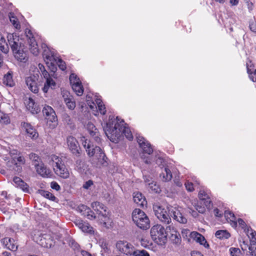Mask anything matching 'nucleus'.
Instances as JSON below:
<instances>
[{
    "instance_id": "obj_34",
    "label": "nucleus",
    "mask_w": 256,
    "mask_h": 256,
    "mask_svg": "<svg viewBox=\"0 0 256 256\" xmlns=\"http://www.w3.org/2000/svg\"><path fill=\"white\" fill-rule=\"evenodd\" d=\"M77 210L80 212L82 215L86 216V214L90 212V208L86 205L81 204L78 207Z\"/></svg>"
},
{
    "instance_id": "obj_40",
    "label": "nucleus",
    "mask_w": 256,
    "mask_h": 256,
    "mask_svg": "<svg viewBox=\"0 0 256 256\" xmlns=\"http://www.w3.org/2000/svg\"><path fill=\"white\" fill-rule=\"evenodd\" d=\"M132 256H150V254L146 250H139L136 248Z\"/></svg>"
},
{
    "instance_id": "obj_2",
    "label": "nucleus",
    "mask_w": 256,
    "mask_h": 256,
    "mask_svg": "<svg viewBox=\"0 0 256 256\" xmlns=\"http://www.w3.org/2000/svg\"><path fill=\"white\" fill-rule=\"evenodd\" d=\"M7 38L14 58L20 62H26L28 60V53L24 50V45L18 42L19 36L16 34H8Z\"/></svg>"
},
{
    "instance_id": "obj_42",
    "label": "nucleus",
    "mask_w": 256,
    "mask_h": 256,
    "mask_svg": "<svg viewBox=\"0 0 256 256\" xmlns=\"http://www.w3.org/2000/svg\"><path fill=\"white\" fill-rule=\"evenodd\" d=\"M224 214L225 216L227 218H229L230 220L234 222L235 224H237L236 218L235 217L234 214L232 212L230 211H225Z\"/></svg>"
},
{
    "instance_id": "obj_39",
    "label": "nucleus",
    "mask_w": 256,
    "mask_h": 256,
    "mask_svg": "<svg viewBox=\"0 0 256 256\" xmlns=\"http://www.w3.org/2000/svg\"><path fill=\"white\" fill-rule=\"evenodd\" d=\"M81 230L82 232L90 234H93L94 233L92 227L88 223L85 222Z\"/></svg>"
},
{
    "instance_id": "obj_64",
    "label": "nucleus",
    "mask_w": 256,
    "mask_h": 256,
    "mask_svg": "<svg viewBox=\"0 0 256 256\" xmlns=\"http://www.w3.org/2000/svg\"><path fill=\"white\" fill-rule=\"evenodd\" d=\"M196 208L198 211V212L200 214H204L206 211L204 207L201 206H196Z\"/></svg>"
},
{
    "instance_id": "obj_62",
    "label": "nucleus",
    "mask_w": 256,
    "mask_h": 256,
    "mask_svg": "<svg viewBox=\"0 0 256 256\" xmlns=\"http://www.w3.org/2000/svg\"><path fill=\"white\" fill-rule=\"evenodd\" d=\"M19 154V152L18 150H12L10 152V155L12 157V159L13 157H16L17 155Z\"/></svg>"
},
{
    "instance_id": "obj_25",
    "label": "nucleus",
    "mask_w": 256,
    "mask_h": 256,
    "mask_svg": "<svg viewBox=\"0 0 256 256\" xmlns=\"http://www.w3.org/2000/svg\"><path fill=\"white\" fill-rule=\"evenodd\" d=\"M52 76H50L46 79V82L44 83V86L42 88V90L44 92H47L50 88L52 89H54L56 86V82L52 80Z\"/></svg>"
},
{
    "instance_id": "obj_61",
    "label": "nucleus",
    "mask_w": 256,
    "mask_h": 256,
    "mask_svg": "<svg viewBox=\"0 0 256 256\" xmlns=\"http://www.w3.org/2000/svg\"><path fill=\"white\" fill-rule=\"evenodd\" d=\"M100 242L101 248L104 250V252H107L108 251L107 243L104 240H102Z\"/></svg>"
},
{
    "instance_id": "obj_16",
    "label": "nucleus",
    "mask_w": 256,
    "mask_h": 256,
    "mask_svg": "<svg viewBox=\"0 0 256 256\" xmlns=\"http://www.w3.org/2000/svg\"><path fill=\"white\" fill-rule=\"evenodd\" d=\"M38 76L36 74V76L33 75L32 76L27 77L26 78V83L28 88L34 94H37L38 92V88L36 82L38 80Z\"/></svg>"
},
{
    "instance_id": "obj_8",
    "label": "nucleus",
    "mask_w": 256,
    "mask_h": 256,
    "mask_svg": "<svg viewBox=\"0 0 256 256\" xmlns=\"http://www.w3.org/2000/svg\"><path fill=\"white\" fill-rule=\"evenodd\" d=\"M82 145L84 148L88 156L89 157L94 156L98 152H100L101 148L96 146H94L92 142L84 137L82 139Z\"/></svg>"
},
{
    "instance_id": "obj_58",
    "label": "nucleus",
    "mask_w": 256,
    "mask_h": 256,
    "mask_svg": "<svg viewBox=\"0 0 256 256\" xmlns=\"http://www.w3.org/2000/svg\"><path fill=\"white\" fill-rule=\"evenodd\" d=\"M236 222L238 223L240 226H241L242 228L244 229L246 227V224L242 219L238 218Z\"/></svg>"
},
{
    "instance_id": "obj_3",
    "label": "nucleus",
    "mask_w": 256,
    "mask_h": 256,
    "mask_svg": "<svg viewBox=\"0 0 256 256\" xmlns=\"http://www.w3.org/2000/svg\"><path fill=\"white\" fill-rule=\"evenodd\" d=\"M133 222L140 228L146 230L150 228V220L146 214L140 208H135L132 212Z\"/></svg>"
},
{
    "instance_id": "obj_20",
    "label": "nucleus",
    "mask_w": 256,
    "mask_h": 256,
    "mask_svg": "<svg viewBox=\"0 0 256 256\" xmlns=\"http://www.w3.org/2000/svg\"><path fill=\"white\" fill-rule=\"evenodd\" d=\"M34 167L38 174L42 177L46 178L50 176L51 173L50 170L47 168L42 162L40 163L36 166Z\"/></svg>"
},
{
    "instance_id": "obj_63",
    "label": "nucleus",
    "mask_w": 256,
    "mask_h": 256,
    "mask_svg": "<svg viewBox=\"0 0 256 256\" xmlns=\"http://www.w3.org/2000/svg\"><path fill=\"white\" fill-rule=\"evenodd\" d=\"M186 189L189 192H192L194 190L193 184L192 183H186L185 184Z\"/></svg>"
},
{
    "instance_id": "obj_7",
    "label": "nucleus",
    "mask_w": 256,
    "mask_h": 256,
    "mask_svg": "<svg viewBox=\"0 0 256 256\" xmlns=\"http://www.w3.org/2000/svg\"><path fill=\"white\" fill-rule=\"evenodd\" d=\"M56 160V165L54 170L56 174L63 178H67L70 176V172L65 164L62 162L58 156H54Z\"/></svg>"
},
{
    "instance_id": "obj_41",
    "label": "nucleus",
    "mask_w": 256,
    "mask_h": 256,
    "mask_svg": "<svg viewBox=\"0 0 256 256\" xmlns=\"http://www.w3.org/2000/svg\"><path fill=\"white\" fill-rule=\"evenodd\" d=\"M4 38H1L0 39V50L2 52L7 54L8 52V47L6 44L4 46Z\"/></svg>"
},
{
    "instance_id": "obj_53",
    "label": "nucleus",
    "mask_w": 256,
    "mask_h": 256,
    "mask_svg": "<svg viewBox=\"0 0 256 256\" xmlns=\"http://www.w3.org/2000/svg\"><path fill=\"white\" fill-rule=\"evenodd\" d=\"M63 118L64 122L68 124L71 125L72 124V120L70 118V116L67 113H64L63 115Z\"/></svg>"
},
{
    "instance_id": "obj_11",
    "label": "nucleus",
    "mask_w": 256,
    "mask_h": 256,
    "mask_svg": "<svg viewBox=\"0 0 256 256\" xmlns=\"http://www.w3.org/2000/svg\"><path fill=\"white\" fill-rule=\"evenodd\" d=\"M68 146L71 152L76 157H80L81 150L77 140L74 136H70L67 138Z\"/></svg>"
},
{
    "instance_id": "obj_55",
    "label": "nucleus",
    "mask_w": 256,
    "mask_h": 256,
    "mask_svg": "<svg viewBox=\"0 0 256 256\" xmlns=\"http://www.w3.org/2000/svg\"><path fill=\"white\" fill-rule=\"evenodd\" d=\"M50 187L58 191L60 189V185L56 182L53 181L50 183Z\"/></svg>"
},
{
    "instance_id": "obj_17",
    "label": "nucleus",
    "mask_w": 256,
    "mask_h": 256,
    "mask_svg": "<svg viewBox=\"0 0 256 256\" xmlns=\"http://www.w3.org/2000/svg\"><path fill=\"white\" fill-rule=\"evenodd\" d=\"M92 208L94 211L96 212L98 215H101L104 218L108 216V212L106 211V206L104 204L98 202H94L92 204Z\"/></svg>"
},
{
    "instance_id": "obj_56",
    "label": "nucleus",
    "mask_w": 256,
    "mask_h": 256,
    "mask_svg": "<svg viewBox=\"0 0 256 256\" xmlns=\"http://www.w3.org/2000/svg\"><path fill=\"white\" fill-rule=\"evenodd\" d=\"M93 181L92 180H88L84 182V184H83V188L84 189H88L90 186H91L92 185H93Z\"/></svg>"
},
{
    "instance_id": "obj_59",
    "label": "nucleus",
    "mask_w": 256,
    "mask_h": 256,
    "mask_svg": "<svg viewBox=\"0 0 256 256\" xmlns=\"http://www.w3.org/2000/svg\"><path fill=\"white\" fill-rule=\"evenodd\" d=\"M90 220H94L96 218V216L94 212L90 210V212H88L86 216Z\"/></svg>"
},
{
    "instance_id": "obj_12",
    "label": "nucleus",
    "mask_w": 256,
    "mask_h": 256,
    "mask_svg": "<svg viewBox=\"0 0 256 256\" xmlns=\"http://www.w3.org/2000/svg\"><path fill=\"white\" fill-rule=\"evenodd\" d=\"M137 142L140 147L142 150L143 152L148 154H150L153 152V149L150 143L143 136H136Z\"/></svg>"
},
{
    "instance_id": "obj_26",
    "label": "nucleus",
    "mask_w": 256,
    "mask_h": 256,
    "mask_svg": "<svg viewBox=\"0 0 256 256\" xmlns=\"http://www.w3.org/2000/svg\"><path fill=\"white\" fill-rule=\"evenodd\" d=\"M56 60H48L46 62V64L49 70H50V72L51 73V76L54 78H56V72L57 70V67L56 64H54V62Z\"/></svg>"
},
{
    "instance_id": "obj_33",
    "label": "nucleus",
    "mask_w": 256,
    "mask_h": 256,
    "mask_svg": "<svg viewBox=\"0 0 256 256\" xmlns=\"http://www.w3.org/2000/svg\"><path fill=\"white\" fill-rule=\"evenodd\" d=\"M29 158L32 162V164L36 166L42 162L39 156L36 154L31 153L29 154Z\"/></svg>"
},
{
    "instance_id": "obj_9",
    "label": "nucleus",
    "mask_w": 256,
    "mask_h": 256,
    "mask_svg": "<svg viewBox=\"0 0 256 256\" xmlns=\"http://www.w3.org/2000/svg\"><path fill=\"white\" fill-rule=\"evenodd\" d=\"M28 42L30 46V50L32 54L36 56L40 53V50L38 47L37 42L30 30L26 28L25 31Z\"/></svg>"
},
{
    "instance_id": "obj_54",
    "label": "nucleus",
    "mask_w": 256,
    "mask_h": 256,
    "mask_svg": "<svg viewBox=\"0 0 256 256\" xmlns=\"http://www.w3.org/2000/svg\"><path fill=\"white\" fill-rule=\"evenodd\" d=\"M202 200L204 202V204L208 208H210L212 206V202L210 200V198L207 196L206 198H204V199Z\"/></svg>"
},
{
    "instance_id": "obj_51",
    "label": "nucleus",
    "mask_w": 256,
    "mask_h": 256,
    "mask_svg": "<svg viewBox=\"0 0 256 256\" xmlns=\"http://www.w3.org/2000/svg\"><path fill=\"white\" fill-rule=\"evenodd\" d=\"M58 65L59 68L62 71H64L66 70V64L64 61H63L61 58H58Z\"/></svg>"
},
{
    "instance_id": "obj_1",
    "label": "nucleus",
    "mask_w": 256,
    "mask_h": 256,
    "mask_svg": "<svg viewBox=\"0 0 256 256\" xmlns=\"http://www.w3.org/2000/svg\"><path fill=\"white\" fill-rule=\"evenodd\" d=\"M104 130L108 138L113 142H118L124 135L130 140L133 139V136L130 128L126 126V124L124 120L118 116L114 118L110 116Z\"/></svg>"
},
{
    "instance_id": "obj_57",
    "label": "nucleus",
    "mask_w": 256,
    "mask_h": 256,
    "mask_svg": "<svg viewBox=\"0 0 256 256\" xmlns=\"http://www.w3.org/2000/svg\"><path fill=\"white\" fill-rule=\"evenodd\" d=\"M86 101L92 110H94V109H96V104L94 102H91L89 99H88Z\"/></svg>"
},
{
    "instance_id": "obj_4",
    "label": "nucleus",
    "mask_w": 256,
    "mask_h": 256,
    "mask_svg": "<svg viewBox=\"0 0 256 256\" xmlns=\"http://www.w3.org/2000/svg\"><path fill=\"white\" fill-rule=\"evenodd\" d=\"M164 228L161 224L154 226L150 229V236L152 240L158 244L162 246L167 241V235Z\"/></svg>"
},
{
    "instance_id": "obj_30",
    "label": "nucleus",
    "mask_w": 256,
    "mask_h": 256,
    "mask_svg": "<svg viewBox=\"0 0 256 256\" xmlns=\"http://www.w3.org/2000/svg\"><path fill=\"white\" fill-rule=\"evenodd\" d=\"M164 172V173L162 172L160 174V177H162V181L168 182L172 178V174L170 170L168 168H165Z\"/></svg>"
},
{
    "instance_id": "obj_10",
    "label": "nucleus",
    "mask_w": 256,
    "mask_h": 256,
    "mask_svg": "<svg viewBox=\"0 0 256 256\" xmlns=\"http://www.w3.org/2000/svg\"><path fill=\"white\" fill-rule=\"evenodd\" d=\"M107 160V157L101 149L100 152H98L92 159V164L96 168H100L102 166H106L108 165Z\"/></svg>"
},
{
    "instance_id": "obj_23",
    "label": "nucleus",
    "mask_w": 256,
    "mask_h": 256,
    "mask_svg": "<svg viewBox=\"0 0 256 256\" xmlns=\"http://www.w3.org/2000/svg\"><path fill=\"white\" fill-rule=\"evenodd\" d=\"M133 199L135 203L142 207L146 204V198L142 196V194L140 192H134Z\"/></svg>"
},
{
    "instance_id": "obj_6",
    "label": "nucleus",
    "mask_w": 256,
    "mask_h": 256,
    "mask_svg": "<svg viewBox=\"0 0 256 256\" xmlns=\"http://www.w3.org/2000/svg\"><path fill=\"white\" fill-rule=\"evenodd\" d=\"M117 250L127 256H132L136 249L134 246L126 240H118L116 243Z\"/></svg>"
},
{
    "instance_id": "obj_28",
    "label": "nucleus",
    "mask_w": 256,
    "mask_h": 256,
    "mask_svg": "<svg viewBox=\"0 0 256 256\" xmlns=\"http://www.w3.org/2000/svg\"><path fill=\"white\" fill-rule=\"evenodd\" d=\"M4 84L6 86L12 87L14 85V81L12 80V74L10 72H8L6 74L4 75L3 78Z\"/></svg>"
},
{
    "instance_id": "obj_45",
    "label": "nucleus",
    "mask_w": 256,
    "mask_h": 256,
    "mask_svg": "<svg viewBox=\"0 0 256 256\" xmlns=\"http://www.w3.org/2000/svg\"><path fill=\"white\" fill-rule=\"evenodd\" d=\"M166 234L167 235V236L170 235H171L172 234L177 233L178 232L176 230V229L171 226H168L165 228Z\"/></svg>"
},
{
    "instance_id": "obj_50",
    "label": "nucleus",
    "mask_w": 256,
    "mask_h": 256,
    "mask_svg": "<svg viewBox=\"0 0 256 256\" xmlns=\"http://www.w3.org/2000/svg\"><path fill=\"white\" fill-rule=\"evenodd\" d=\"M16 162V157H13L11 160H8L6 162V166L8 170H11L13 168V166Z\"/></svg>"
},
{
    "instance_id": "obj_22",
    "label": "nucleus",
    "mask_w": 256,
    "mask_h": 256,
    "mask_svg": "<svg viewBox=\"0 0 256 256\" xmlns=\"http://www.w3.org/2000/svg\"><path fill=\"white\" fill-rule=\"evenodd\" d=\"M4 244L6 247L12 251L15 252L18 250V245L13 238H5L2 240Z\"/></svg>"
},
{
    "instance_id": "obj_43",
    "label": "nucleus",
    "mask_w": 256,
    "mask_h": 256,
    "mask_svg": "<svg viewBox=\"0 0 256 256\" xmlns=\"http://www.w3.org/2000/svg\"><path fill=\"white\" fill-rule=\"evenodd\" d=\"M96 103L98 106L99 111L102 112L103 110H104L103 112H106L105 110L106 107L104 104H103L102 100L99 98H96L95 100Z\"/></svg>"
},
{
    "instance_id": "obj_31",
    "label": "nucleus",
    "mask_w": 256,
    "mask_h": 256,
    "mask_svg": "<svg viewBox=\"0 0 256 256\" xmlns=\"http://www.w3.org/2000/svg\"><path fill=\"white\" fill-rule=\"evenodd\" d=\"M169 238L172 242L176 245H179L181 242V236L180 233L172 234L169 236Z\"/></svg>"
},
{
    "instance_id": "obj_46",
    "label": "nucleus",
    "mask_w": 256,
    "mask_h": 256,
    "mask_svg": "<svg viewBox=\"0 0 256 256\" xmlns=\"http://www.w3.org/2000/svg\"><path fill=\"white\" fill-rule=\"evenodd\" d=\"M230 251L232 256H240L241 252L238 248H231Z\"/></svg>"
},
{
    "instance_id": "obj_18",
    "label": "nucleus",
    "mask_w": 256,
    "mask_h": 256,
    "mask_svg": "<svg viewBox=\"0 0 256 256\" xmlns=\"http://www.w3.org/2000/svg\"><path fill=\"white\" fill-rule=\"evenodd\" d=\"M168 208V210L171 211L172 215L171 216L173 218L180 224H186L188 222L187 218L184 216L176 208H173L172 207Z\"/></svg>"
},
{
    "instance_id": "obj_52",
    "label": "nucleus",
    "mask_w": 256,
    "mask_h": 256,
    "mask_svg": "<svg viewBox=\"0 0 256 256\" xmlns=\"http://www.w3.org/2000/svg\"><path fill=\"white\" fill-rule=\"evenodd\" d=\"M143 177L145 182L148 183L154 182L153 176L151 174H143Z\"/></svg>"
},
{
    "instance_id": "obj_49",
    "label": "nucleus",
    "mask_w": 256,
    "mask_h": 256,
    "mask_svg": "<svg viewBox=\"0 0 256 256\" xmlns=\"http://www.w3.org/2000/svg\"><path fill=\"white\" fill-rule=\"evenodd\" d=\"M247 72L248 74L249 78L253 82H256V77L254 76L253 72H252L251 69L248 67V64L246 63Z\"/></svg>"
},
{
    "instance_id": "obj_5",
    "label": "nucleus",
    "mask_w": 256,
    "mask_h": 256,
    "mask_svg": "<svg viewBox=\"0 0 256 256\" xmlns=\"http://www.w3.org/2000/svg\"><path fill=\"white\" fill-rule=\"evenodd\" d=\"M171 207L167 206V210H166L158 204L153 206V210L156 216L163 224H168L172 222L170 216L172 214L171 211L169 212L168 208Z\"/></svg>"
},
{
    "instance_id": "obj_32",
    "label": "nucleus",
    "mask_w": 256,
    "mask_h": 256,
    "mask_svg": "<svg viewBox=\"0 0 256 256\" xmlns=\"http://www.w3.org/2000/svg\"><path fill=\"white\" fill-rule=\"evenodd\" d=\"M39 194L44 197L48 198L53 202H56L57 198L52 194L48 191L44 190H40Z\"/></svg>"
},
{
    "instance_id": "obj_13",
    "label": "nucleus",
    "mask_w": 256,
    "mask_h": 256,
    "mask_svg": "<svg viewBox=\"0 0 256 256\" xmlns=\"http://www.w3.org/2000/svg\"><path fill=\"white\" fill-rule=\"evenodd\" d=\"M42 48L43 49L42 56L45 62L56 60V59L58 58L54 50H50L46 44H42Z\"/></svg>"
},
{
    "instance_id": "obj_44",
    "label": "nucleus",
    "mask_w": 256,
    "mask_h": 256,
    "mask_svg": "<svg viewBox=\"0 0 256 256\" xmlns=\"http://www.w3.org/2000/svg\"><path fill=\"white\" fill-rule=\"evenodd\" d=\"M70 84H73L78 82H81L78 76L75 74L74 73L71 74L70 75Z\"/></svg>"
},
{
    "instance_id": "obj_47",
    "label": "nucleus",
    "mask_w": 256,
    "mask_h": 256,
    "mask_svg": "<svg viewBox=\"0 0 256 256\" xmlns=\"http://www.w3.org/2000/svg\"><path fill=\"white\" fill-rule=\"evenodd\" d=\"M65 102L68 108L70 110H72L76 106L75 102H72L70 98H66L65 100Z\"/></svg>"
},
{
    "instance_id": "obj_21",
    "label": "nucleus",
    "mask_w": 256,
    "mask_h": 256,
    "mask_svg": "<svg viewBox=\"0 0 256 256\" xmlns=\"http://www.w3.org/2000/svg\"><path fill=\"white\" fill-rule=\"evenodd\" d=\"M46 119L47 123L54 128L58 125V118L56 113H46Z\"/></svg>"
},
{
    "instance_id": "obj_15",
    "label": "nucleus",
    "mask_w": 256,
    "mask_h": 256,
    "mask_svg": "<svg viewBox=\"0 0 256 256\" xmlns=\"http://www.w3.org/2000/svg\"><path fill=\"white\" fill-rule=\"evenodd\" d=\"M86 127L90 136L94 138L97 143H100L101 141L100 134L96 126L90 122H88Z\"/></svg>"
},
{
    "instance_id": "obj_24",
    "label": "nucleus",
    "mask_w": 256,
    "mask_h": 256,
    "mask_svg": "<svg viewBox=\"0 0 256 256\" xmlns=\"http://www.w3.org/2000/svg\"><path fill=\"white\" fill-rule=\"evenodd\" d=\"M13 181L16 186L22 189L24 192H28V186L24 180L19 177L15 176L14 178Z\"/></svg>"
},
{
    "instance_id": "obj_48",
    "label": "nucleus",
    "mask_w": 256,
    "mask_h": 256,
    "mask_svg": "<svg viewBox=\"0 0 256 256\" xmlns=\"http://www.w3.org/2000/svg\"><path fill=\"white\" fill-rule=\"evenodd\" d=\"M13 168L11 171L14 172L16 174H18L22 172V166L20 164H18L16 162L14 164Z\"/></svg>"
},
{
    "instance_id": "obj_37",
    "label": "nucleus",
    "mask_w": 256,
    "mask_h": 256,
    "mask_svg": "<svg viewBox=\"0 0 256 256\" xmlns=\"http://www.w3.org/2000/svg\"><path fill=\"white\" fill-rule=\"evenodd\" d=\"M256 246V238L250 239V246H248V250L252 256H256L255 250L254 248Z\"/></svg>"
},
{
    "instance_id": "obj_27",
    "label": "nucleus",
    "mask_w": 256,
    "mask_h": 256,
    "mask_svg": "<svg viewBox=\"0 0 256 256\" xmlns=\"http://www.w3.org/2000/svg\"><path fill=\"white\" fill-rule=\"evenodd\" d=\"M72 85V88L76 94L78 96H82L84 92V88L82 82H78Z\"/></svg>"
},
{
    "instance_id": "obj_36",
    "label": "nucleus",
    "mask_w": 256,
    "mask_h": 256,
    "mask_svg": "<svg viewBox=\"0 0 256 256\" xmlns=\"http://www.w3.org/2000/svg\"><path fill=\"white\" fill-rule=\"evenodd\" d=\"M10 20L12 23L13 26L16 28L20 29V25L18 22V18L16 16H14V14L10 13L9 15Z\"/></svg>"
},
{
    "instance_id": "obj_19",
    "label": "nucleus",
    "mask_w": 256,
    "mask_h": 256,
    "mask_svg": "<svg viewBox=\"0 0 256 256\" xmlns=\"http://www.w3.org/2000/svg\"><path fill=\"white\" fill-rule=\"evenodd\" d=\"M191 237L201 245H203L206 248H209V244L204 237L198 232H194L190 233Z\"/></svg>"
},
{
    "instance_id": "obj_29",
    "label": "nucleus",
    "mask_w": 256,
    "mask_h": 256,
    "mask_svg": "<svg viewBox=\"0 0 256 256\" xmlns=\"http://www.w3.org/2000/svg\"><path fill=\"white\" fill-rule=\"evenodd\" d=\"M215 236L220 239H228L230 237V235L226 230H218L216 232Z\"/></svg>"
},
{
    "instance_id": "obj_38",
    "label": "nucleus",
    "mask_w": 256,
    "mask_h": 256,
    "mask_svg": "<svg viewBox=\"0 0 256 256\" xmlns=\"http://www.w3.org/2000/svg\"><path fill=\"white\" fill-rule=\"evenodd\" d=\"M148 187L152 191L156 193H160L161 191L159 186L154 181L148 183Z\"/></svg>"
},
{
    "instance_id": "obj_14",
    "label": "nucleus",
    "mask_w": 256,
    "mask_h": 256,
    "mask_svg": "<svg viewBox=\"0 0 256 256\" xmlns=\"http://www.w3.org/2000/svg\"><path fill=\"white\" fill-rule=\"evenodd\" d=\"M21 126L22 130L26 133L28 136L32 139L36 140L38 138V132L30 124L22 122L21 123Z\"/></svg>"
},
{
    "instance_id": "obj_60",
    "label": "nucleus",
    "mask_w": 256,
    "mask_h": 256,
    "mask_svg": "<svg viewBox=\"0 0 256 256\" xmlns=\"http://www.w3.org/2000/svg\"><path fill=\"white\" fill-rule=\"evenodd\" d=\"M90 220H94L96 218V216L94 212L90 210V212H88L86 216Z\"/></svg>"
},
{
    "instance_id": "obj_35",
    "label": "nucleus",
    "mask_w": 256,
    "mask_h": 256,
    "mask_svg": "<svg viewBox=\"0 0 256 256\" xmlns=\"http://www.w3.org/2000/svg\"><path fill=\"white\" fill-rule=\"evenodd\" d=\"M10 122V118L8 114L6 113H0V122L2 124H8Z\"/></svg>"
}]
</instances>
